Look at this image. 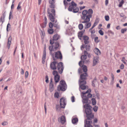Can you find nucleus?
<instances>
[{
    "mask_svg": "<svg viewBox=\"0 0 127 127\" xmlns=\"http://www.w3.org/2000/svg\"><path fill=\"white\" fill-rule=\"evenodd\" d=\"M85 47L86 50V51H89L90 49V47L89 45L88 44L87 45H86L85 46L84 45H83L81 47V49L82 50V48H84Z\"/></svg>",
    "mask_w": 127,
    "mask_h": 127,
    "instance_id": "a211bd4d",
    "label": "nucleus"
},
{
    "mask_svg": "<svg viewBox=\"0 0 127 127\" xmlns=\"http://www.w3.org/2000/svg\"><path fill=\"white\" fill-rule=\"evenodd\" d=\"M51 13L50 12V11L48 9L47 12L49 15V18L50 20L53 22H54L55 23H56L57 22V20L56 19L55 17V12L54 9H51Z\"/></svg>",
    "mask_w": 127,
    "mask_h": 127,
    "instance_id": "20e7f679",
    "label": "nucleus"
},
{
    "mask_svg": "<svg viewBox=\"0 0 127 127\" xmlns=\"http://www.w3.org/2000/svg\"><path fill=\"white\" fill-rule=\"evenodd\" d=\"M46 80V82L47 83L48 82V77L47 76H46L45 77Z\"/></svg>",
    "mask_w": 127,
    "mask_h": 127,
    "instance_id": "052dcab7",
    "label": "nucleus"
},
{
    "mask_svg": "<svg viewBox=\"0 0 127 127\" xmlns=\"http://www.w3.org/2000/svg\"><path fill=\"white\" fill-rule=\"evenodd\" d=\"M98 59L99 57L98 56L94 57L93 64V66H95L97 63L98 61Z\"/></svg>",
    "mask_w": 127,
    "mask_h": 127,
    "instance_id": "f3484780",
    "label": "nucleus"
},
{
    "mask_svg": "<svg viewBox=\"0 0 127 127\" xmlns=\"http://www.w3.org/2000/svg\"><path fill=\"white\" fill-rule=\"evenodd\" d=\"M57 67L59 73L60 74L62 73L64 69L63 63L61 62L58 63Z\"/></svg>",
    "mask_w": 127,
    "mask_h": 127,
    "instance_id": "9d476101",
    "label": "nucleus"
},
{
    "mask_svg": "<svg viewBox=\"0 0 127 127\" xmlns=\"http://www.w3.org/2000/svg\"><path fill=\"white\" fill-rule=\"evenodd\" d=\"M85 32V30H83L81 31L78 33V37L80 39H81V37H82Z\"/></svg>",
    "mask_w": 127,
    "mask_h": 127,
    "instance_id": "6ab92c4d",
    "label": "nucleus"
},
{
    "mask_svg": "<svg viewBox=\"0 0 127 127\" xmlns=\"http://www.w3.org/2000/svg\"><path fill=\"white\" fill-rule=\"evenodd\" d=\"M52 74L54 76V80L55 83L58 82L60 80V76L58 74V72L56 70L53 71Z\"/></svg>",
    "mask_w": 127,
    "mask_h": 127,
    "instance_id": "9b49d317",
    "label": "nucleus"
},
{
    "mask_svg": "<svg viewBox=\"0 0 127 127\" xmlns=\"http://www.w3.org/2000/svg\"><path fill=\"white\" fill-rule=\"evenodd\" d=\"M83 25L81 23L79 24L78 25V28L80 30H82L83 28Z\"/></svg>",
    "mask_w": 127,
    "mask_h": 127,
    "instance_id": "e433bc0d",
    "label": "nucleus"
},
{
    "mask_svg": "<svg viewBox=\"0 0 127 127\" xmlns=\"http://www.w3.org/2000/svg\"><path fill=\"white\" fill-rule=\"evenodd\" d=\"M7 124L8 123L6 121L3 122L2 123V125L3 126H5L6 125H7Z\"/></svg>",
    "mask_w": 127,
    "mask_h": 127,
    "instance_id": "603ef678",
    "label": "nucleus"
},
{
    "mask_svg": "<svg viewBox=\"0 0 127 127\" xmlns=\"http://www.w3.org/2000/svg\"><path fill=\"white\" fill-rule=\"evenodd\" d=\"M85 111L86 114V119L85 121V127H93L91 125L92 120L94 117V114L92 113V107L89 104H86L84 106Z\"/></svg>",
    "mask_w": 127,
    "mask_h": 127,
    "instance_id": "f03ea898",
    "label": "nucleus"
},
{
    "mask_svg": "<svg viewBox=\"0 0 127 127\" xmlns=\"http://www.w3.org/2000/svg\"><path fill=\"white\" fill-rule=\"evenodd\" d=\"M105 20L106 21H108L109 20V17L108 16H106L105 17Z\"/></svg>",
    "mask_w": 127,
    "mask_h": 127,
    "instance_id": "3c124183",
    "label": "nucleus"
},
{
    "mask_svg": "<svg viewBox=\"0 0 127 127\" xmlns=\"http://www.w3.org/2000/svg\"><path fill=\"white\" fill-rule=\"evenodd\" d=\"M71 99L72 102H74L75 101V97L74 96H72L71 98Z\"/></svg>",
    "mask_w": 127,
    "mask_h": 127,
    "instance_id": "6e6d98bb",
    "label": "nucleus"
},
{
    "mask_svg": "<svg viewBox=\"0 0 127 127\" xmlns=\"http://www.w3.org/2000/svg\"><path fill=\"white\" fill-rule=\"evenodd\" d=\"M54 60H56L57 59L61 60L62 59V54L60 51L54 52L51 55Z\"/></svg>",
    "mask_w": 127,
    "mask_h": 127,
    "instance_id": "423d86ee",
    "label": "nucleus"
},
{
    "mask_svg": "<svg viewBox=\"0 0 127 127\" xmlns=\"http://www.w3.org/2000/svg\"><path fill=\"white\" fill-rule=\"evenodd\" d=\"M83 39L84 40V42L85 44H88L89 42L88 41L89 37L87 36H83Z\"/></svg>",
    "mask_w": 127,
    "mask_h": 127,
    "instance_id": "4be33fe9",
    "label": "nucleus"
},
{
    "mask_svg": "<svg viewBox=\"0 0 127 127\" xmlns=\"http://www.w3.org/2000/svg\"><path fill=\"white\" fill-rule=\"evenodd\" d=\"M92 104L93 105H95L96 104V101L94 98H93L92 99Z\"/></svg>",
    "mask_w": 127,
    "mask_h": 127,
    "instance_id": "c9c22d12",
    "label": "nucleus"
},
{
    "mask_svg": "<svg viewBox=\"0 0 127 127\" xmlns=\"http://www.w3.org/2000/svg\"><path fill=\"white\" fill-rule=\"evenodd\" d=\"M58 120L62 125L64 124L66 121L65 117L64 115L62 116L60 118H59Z\"/></svg>",
    "mask_w": 127,
    "mask_h": 127,
    "instance_id": "4468645a",
    "label": "nucleus"
},
{
    "mask_svg": "<svg viewBox=\"0 0 127 127\" xmlns=\"http://www.w3.org/2000/svg\"><path fill=\"white\" fill-rule=\"evenodd\" d=\"M5 12L3 14L2 16L1 17L0 19V21H1L2 23V24L4 21V18L5 16Z\"/></svg>",
    "mask_w": 127,
    "mask_h": 127,
    "instance_id": "cd10ccee",
    "label": "nucleus"
},
{
    "mask_svg": "<svg viewBox=\"0 0 127 127\" xmlns=\"http://www.w3.org/2000/svg\"><path fill=\"white\" fill-rule=\"evenodd\" d=\"M75 6H77V4L73 1H72L71 2V5H70L69 7L68 10L70 11H72Z\"/></svg>",
    "mask_w": 127,
    "mask_h": 127,
    "instance_id": "2eb2a0df",
    "label": "nucleus"
},
{
    "mask_svg": "<svg viewBox=\"0 0 127 127\" xmlns=\"http://www.w3.org/2000/svg\"><path fill=\"white\" fill-rule=\"evenodd\" d=\"M64 5L65 6H66L68 4V3L66 0H64Z\"/></svg>",
    "mask_w": 127,
    "mask_h": 127,
    "instance_id": "bf43d9fd",
    "label": "nucleus"
},
{
    "mask_svg": "<svg viewBox=\"0 0 127 127\" xmlns=\"http://www.w3.org/2000/svg\"><path fill=\"white\" fill-rule=\"evenodd\" d=\"M10 26L11 25L9 23H8L7 25L6 28V30L7 32L9 31L10 30Z\"/></svg>",
    "mask_w": 127,
    "mask_h": 127,
    "instance_id": "473e14b6",
    "label": "nucleus"
},
{
    "mask_svg": "<svg viewBox=\"0 0 127 127\" xmlns=\"http://www.w3.org/2000/svg\"><path fill=\"white\" fill-rule=\"evenodd\" d=\"M28 75V71H26L25 73V77L26 78H27Z\"/></svg>",
    "mask_w": 127,
    "mask_h": 127,
    "instance_id": "13d9d810",
    "label": "nucleus"
},
{
    "mask_svg": "<svg viewBox=\"0 0 127 127\" xmlns=\"http://www.w3.org/2000/svg\"><path fill=\"white\" fill-rule=\"evenodd\" d=\"M84 55H82L81 57V60H82L83 62L85 63H88L89 62V60H86L87 58V55L88 54V53L86 51L84 52Z\"/></svg>",
    "mask_w": 127,
    "mask_h": 127,
    "instance_id": "1a4fd4ad",
    "label": "nucleus"
},
{
    "mask_svg": "<svg viewBox=\"0 0 127 127\" xmlns=\"http://www.w3.org/2000/svg\"><path fill=\"white\" fill-rule=\"evenodd\" d=\"M98 38L97 37H96L95 38V42L96 43H97L99 42V41L98 40Z\"/></svg>",
    "mask_w": 127,
    "mask_h": 127,
    "instance_id": "a18cd8bd",
    "label": "nucleus"
},
{
    "mask_svg": "<svg viewBox=\"0 0 127 127\" xmlns=\"http://www.w3.org/2000/svg\"><path fill=\"white\" fill-rule=\"evenodd\" d=\"M124 65L123 64H122L120 66V68L121 69H123L124 68Z\"/></svg>",
    "mask_w": 127,
    "mask_h": 127,
    "instance_id": "680f3d73",
    "label": "nucleus"
},
{
    "mask_svg": "<svg viewBox=\"0 0 127 127\" xmlns=\"http://www.w3.org/2000/svg\"><path fill=\"white\" fill-rule=\"evenodd\" d=\"M98 121V120L96 118H95L94 120H93V124L94 125H95V123H97Z\"/></svg>",
    "mask_w": 127,
    "mask_h": 127,
    "instance_id": "c03bdc74",
    "label": "nucleus"
},
{
    "mask_svg": "<svg viewBox=\"0 0 127 127\" xmlns=\"http://www.w3.org/2000/svg\"><path fill=\"white\" fill-rule=\"evenodd\" d=\"M59 96V93L58 92H56L54 94V97L58 98Z\"/></svg>",
    "mask_w": 127,
    "mask_h": 127,
    "instance_id": "58836bf2",
    "label": "nucleus"
},
{
    "mask_svg": "<svg viewBox=\"0 0 127 127\" xmlns=\"http://www.w3.org/2000/svg\"><path fill=\"white\" fill-rule=\"evenodd\" d=\"M21 3L22 2H20L18 4V5L17 8V10H19L20 8H21V7L20 6V5Z\"/></svg>",
    "mask_w": 127,
    "mask_h": 127,
    "instance_id": "49530a36",
    "label": "nucleus"
},
{
    "mask_svg": "<svg viewBox=\"0 0 127 127\" xmlns=\"http://www.w3.org/2000/svg\"><path fill=\"white\" fill-rule=\"evenodd\" d=\"M94 51L95 53L98 55H99L101 54V52L99 50L96 48L94 49Z\"/></svg>",
    "mask_w": 127,
    "mask_h": 127,
    "instance_id": "a878e982",
    "label": "nucleus"
},
{
    "mask_svg": "<svg viewBox=\"0 0 127 127\" xmlns=\"http://www.w3.org/2000/svg\"><path fill=\"white\" fill-rule=\"evenodd\" d=\"M60 36L58 34H56L54 35L52 40H53V41H57L60 38Z\"/></svg>",
    "mask_w": 127,
    "mask_h": 127,
    "instance_id": "412c9836",
    "label": "nucleus"
},
{
    "mask_svg": "<svg viewBox=\"0 0 127 127\" xmlns=\"http://www.w3.org/2000/svg\"><path fill=\"white\" fill-rule=\"evenodd\" d=\"M93 13V11L91 9H89L88 11L84 10L82 12L80 22L85 24L84 25L85 29L90 28L91 26V23L89 22L90 18L92 17Z\"/></svg>",
    "mask_w": 127,
    "mask_h": 127,
    "instance_id": "f257e3e1",
    "label": "nucleus"
},
{
    "mask_svg": "<svg viewBox=\"0 0 127 127\" xmlns=\"http://www.w3.org/2000/svg\"><path fill=\"white\" fill-rule=\"evenodd\" d=\"M108 3V0H106L105 1V4L106 5H107Z\"/></svg>",
    "mask_w": 127,
    "mask_h": 127,
    "instance_id": "338daca9",
    "label": "nucleus"
},
{
    "mask_svg": "<svg viewBox=\"0 0 127 127\" xmlns=\"http://www.w3.org/2000/svg\"><path fill=\"white\" fill-rule=\"evenodd\" d=\"M48 32L50 34H52L54 32L53 29L52 28L48 29Z\"/></svg>",
    "mask_w": 127,
    "mask_h": 127,
    "instance_id": "2f4dec72",
    "label": "nucleus"
},
{
    "mask_svg": "<svg viewBox=\"0 0 127 127\" xmlns=\"http://www.w3.org/2000/svg\"><path fill=\"white\" fill-rule=\"evenodd\" d=\"M44 20H45L44 22L45 23V24L46 25V24H47V19L46 17V16H45L44 17ZM45 25L44 26V27H45Z\"/></svg>",
    "mask_w": 127,
    "mask_h": 127,
    "instance_id": "09e8293b",
    "label": "nucleus"
},
{
    "mask_svg": "<svg viewBox=\"0 0 127 127\" xmlns=\"http://www.w3.org/2000/svg\"><path fill=\"white\" fill-rule=\"evenodd\" d=\"M12 17V11H10L9 13V20Z\"/></svg>",
    "mask_w": 127,
    "mask_h": 127,
    "instance_id": "37998d69",
    "label": "nucleus"
},
{
    "mask_svg": "<svg viewBox=\"0 0 127 127\" xmlns=\"http://www.w3.org/2000/svg\"><path fill=\"white\" fill-rule=\"evenodd\" d=\"M111 76L112 79L111 80V83L113 84L114 82V75L112 73L111 74Z\"/></svg>",
    "mask_w": 127,
    "mask_h": 127,
    "instance_id": "72a5a7b5",
    "label": "nucleus"
},
{
    "mask_svg": "<svg viewBox=\"0 0 127 127\" xmlns=\"http://www.w3.org/2000/svg\"><path fill=\"white\" fill-rule=\"evenodd\" d=\"M91 91V89H89L86 92H83L82 93V98L83 100L82 102L84 103H87L88 102V101L89 99L87 97L86 94L89 93H90Z\"/></svg>",
    "mask_w": 127,
    "mask_h": 127,
    "instance_id": "0eeeda50",
    "label": "nucleus"
},
{
    "mask_svg": "<svg viewBox=\"0 0 127 127\" xmlns=\"http://www.w3.org/2000/svg\"><path fill=\"white\" fill-rule=\"evenodd\" d=\"M56 108L57 110H58L59 109H60L59 106V105H57L56 106Z\"/></svg>",
    "mask_w": 127,
    "mask_h": 127,
    "instance_id": "e2e57ef3",
    "label": "nucleus"
},
{
    "mask_svg": "<svg viewBox=\"0 0 127 127\" xmlns=\"http://www.w3.org/2000/svg\"><path fill=\"white\" fill-rule=\"evenodd\" d=\"M46 24H46L45 25V27H43V26L44 27V26L45 25V22H44L43 23H42V24H41V27L43 28H45V27H46Z\"/></svg>",
    "mask_w": 127,
    "mask_h": 127,
    "instance_id": "5fc2aeb1",
    "label": "nucleus"
},
{
    "mask_svg": "<svg viewBox=\"0 0 127 127\" xmlns=\"http://www.w3.org/2000/svg\"><path fill=\"white\" fill-rule=\"evenodd\" d=\"M49 3L51 5H50V7L51 8L54 9L55 7V5L54 4L55 2L51 1V0H49Z\"/></svg>",
    "mask_w": 127,
    "mask_h": 127,
    "instance_id": "bb28decb",
    "label": "nucleus"
},
{
    "mask_svg": "<svg viewBox=\"0 0 127 127\" xmlns=\"http://www.w3.org/2000/svg\"><path fill=\"white\" fill-rule=\"evenodd\" d=\"M87 97H88V98L89 99V98H91L92 96V95L90 93H89L88 94L87 96Z\"/></svg>",
    "mask_w": 127,
    "mask_h": 127,
    "instance_id": "8fccbe9b",
    "label": "nucleus"
},
{
    "mask_svg": "<svg viewBox=\"0 0 127 127\" xmlns=\"http://www.w3.org/2000/svg\"><path fill=\"white\" fill-rule=\"evenodd\" d=\"M79 10V9L78 7H76V6H75L74 7L73 12L74 13H77V12Z\"/></svg>",
    "mask_w": 127,
    "mask_h": 127,
    "instance_id": "c85d7f7f",
    "label": "nucleus"
},
{
    "mask_svg": "<svg viewBox=\"0 0 127 127\" xmlns=\"http://www.w3.org/2000/svg\"><path fill=\"white\" fill-rule=\"evenodd\" d=\"M98 32L101 35H103V32L101 30H100Z\"/></svg>",
    "mask_w": 127,
    "mask_h": 127,
    "instance_id": "864d4df0",
    "label": "nucleus"
},
{
    "mask_svg": "<svg viewBox=\"0 0 127 127\" xmlns=\"http://www.w3.org/2000/svg\"><path fill=\"white\" fill-rule=\"evenodd\" d=\"M50 90V92H52L54 90V85L52 82V79H51V81L49 85Z\"/></svg>",
    "mask_w": 127,
    "mask_h": 127,
    "instance_id": "b1692460",
    "label": "nucleus"
},
{
    "mask_svg": "<svg viewBox=\"0 0 127 127\" xmlns=\"http://www.w3.org/2000/svg\"><path fill=\"white\" fill-rule=\"evenodd\" d=\"M84 63L85 64V63H83V61L82 60L81 61H80L79 62V65L80 67H82V66L84 65H83V64Z\"/></svg>",
    "mask_w": 127,
    "mask_h": 127,
    "instance_id": "4c0bfd02",
    "label": "nucleus"
},
{
    "mask_svg": "<svg viewBox=\"0 0 127 127\" xmlns=\"http://www.w3.org/2000/svg\"><path fill=\"white\" fill-rule=\"evenodd\" d=\"M99 21L97 19L95 20L94 24L93 25L95 26V27L97 24L98 23Z\"/></svg>",
    "mask_w": 127,
    "mask_h": 127,
    "instance_id": "ea45409f",
    "label": "nucleus"
},
{
    "mask_svg": "<svg viewBox=\"0 0 127 127\" xmlns=\"http://www.w3.org/2000/svg\"><path fill=\"white\" fill-rule=\"evenodd\" d=\"M49 49L50 51V54L51 55L53 53L52 51H55L53 45L51 44V46H49Z\"/></svg>",
    "mask_w": 127,
    "mask_h": 127,
    "instance_id": "393cba45",
    "label": "nucleus"
},
{
    "mask_svg": "<svg viewBox=\"0 0 127 127\" xmlns=\"http://www.w3.org/2000/svg\"><path fill=\"white\" fill-rule=\"evenodd\" d=\"M60 105L61 108H64L66 105V99L62 97L60 99Z\"/></svg>",
    "mask_w": 127,
    "mask_h": 127,
    "instance_id": "f8f14e48",
    "label": "nucleus"
},
{
    "mask_svg": "<svg viewBox=\"0 0 127 127\" xmlns=\"http://www.w3.org/2000/svg\"><path fill=\"white\" fill-rule=\"evenodd\" d=\"M44 49L43 51V55L42 58V63L44 64L45 62V60L46 56V52L45 48H44Z\"/></svg>",
    "mask_w": 127,
    "mask_h": 127,
    "instance_id": "dca6fc26",
    "label": "nucleus"
},
{
    "mask_svg": "<svg viewBox=\"0 0 127 127\" xmlns=\"http://www.w3.org/2000/svg\"><path fill=\"white\" fill-rule=\"evenodd\" d=\"M67 88V85L65 82L63 80H61L60 82L59 85L58 86V90L64 91Z\"/></svg>",
    "mask_w": 127,
    "mask_h": 127,
    "instance_id": "39448f33",
    "label": "nucleus"
},
{
    "mask_svg": "<svg viewBox=\"0 0 127 127\" xmlns=\"http://www.w3.org/2000/svg\"><path fill=\"white\" fill-rule=\"evenodd\" d=\"M85 7V6H81L80 7V10H82L84 9Z\"/></svg>",
    "mask_w": 127,
    "mask_h": 127,
    "instance_id": "774afa93",
    "label": "nucleus"
},
{
    "mask_svg": "<svg viewBox=\"0 0 127 127\" xmlns=\"http://www.w3.org/2000/svg\"><path fill=\"white\" fill-rule=\"evenodd\" d=\"M54 24H53L52 22H50L49 23V26L50 28H52Z\"/></svg>",
    "mask_w": 127,
    "mask_h": 127,
    "instance_id": "a19ab883",
    "label": "nucleus"
},
{
    "mask_svg": "<svg viewBox=\"0 0 127 127\" xmlns=\"http://www.w3.org/2000/svg\"><path fill=\"white\" fill-rule=\"evenodd\" d=\"M58 63L55 61L52 62L50 64L51 68L53 70L56 69L57 68V64Z\"/></svg>",
    "mask_w": 127,
    "mask_h": 127,
    "instance_id": "ddd939ff",
    "label": "nucleus"
},
{
    "mask_svg": "<svg viewBox=\"0 0 127 127\" xmlns=\"http://www.w3.org/2000/svg\"><path fill=\"white\" fill-rule=\"evenodd\" d=\"M78 118H75L72 119V121L73 124H75L78 122Z\"/></svg>",
    "mask_w": 127,
    "mask_h": 127,
    "instance_id": "c756f323",
    "label": "nucleus"
},
{
    "mask_svg": "<svg viewBox=\"0 0 127 127\" xmlns=\"http://www.w3.org/2000/svg\"><path fill=\"white\" fill-rule=\"evenodd\" d=\"M96 77H95L94 79H93L92 82V86L94 87H95V83L96 82Z\"/></svg>",
    "mask_w": 127,
    "mask_h": 127,
    "instance_id": "7c9ffc66",
    "label": "nucleus"
},
{
    "mask_svg": "<svg viewBox=\"0 0 127 127\" xmlns=\"http://www.w3.org/2000/svg\"><path fill=\"white\" fill-rule=\"evenodd\" d=\"M78 72L79 74L81 73L80 75V78L78 82L79 89L80 88L82 90H85L88 87L85 85L86 84V80L87 77L88 76V75L87 73H83L81 68L78 69Z\"/></svg>",
    "mask_w": 127,
    "mask_h": 127,
    "instance_id": "7ed1b4c3",
    "label": "nucleus"
},
{
    "mask_svg": "<svg viewBox=\"0 0 127 127\" xmlns=\"http://www.w3.org/2000/svg\"><path fill=\"white\" fill-rule=\"evenodd\" d=\"M50 44L53 46L55 51H56L59 49V47L60 46V45L58 42H55L53 41V40H52V39H51L50 40Z\"/></svg>",
    "mask_w": 127,
    "mask_h": 127,
    "instance_id": "6e6552de",
    "label": "nucleus"
},
{
    "mask_svg": "<svg viewBox=\"0 0 127 127\" xmlns=\"http://www.w3.org/2000/svg\"><path fill=\"white\" fill-rule=\"evenodd\" d=\"M56 23H55L54 22V23H53V24H54L53 26L54 27H57V26H58V24H56Z\"/></svg>",
    "mask_w": 127,
    "mask_h": 127,
    "instance_id": "0e129e2a",
    "label": "nucleus"
},
{
    "mask_svg": "<svg viewBox=\"0 0 127 127\" xmlns=\"http://www.w3.org/2000/svg\"><path fill=\"white\" fill-rule=\"evenodd\" d=\"M98 108V107L97 106H95L93 108V109L94 110V111L95 112H96L97 111V110Z\"/></svg>",
    "mask_w": 127,
    "mask_h": 127,
    "instance_id": "de8ad7c7",
    "label": "nucleus"
},
{
    "mask_svg": "<svg viewBox=\"0 0 127 127\" xmlns=\"http://www.w3.org/2000/svg\"><path fill=\"white\" fill-rule=\"evenodd\" d=\"M125 58L124 57H123L122 58V59L121 60L125 64H126V63L125 61Z\"/></svg>",
    "mask_w": 127,
    "mask_h": 127,
    "instance_id": "4d7b16f0",
    "label": "nucleus"
},
{
    "mask_svg": "<svg viewBox=\"0 0 127 127\" xmlns=\"http://www.w3.org/2000/svg\"><path fill=\"white\" fill-rule=\"evenodd\" d=\"M12 40V38L11 36H10L9 37L7 43V46L8 49L10 48V45L11 43V41Z\"/></svg>",
    "mask_w": 127,
    "mask_h": 127,
    "instance_id": "5701e85b",
    "label": "nucleus"
},
{
    "mask_svg": "<svg viewBox=\"0 0 127 127\" xmlns=\"http://www.w3.org/2000/svg\"><path fill=\"white\" fill-rule=\"evenodd\" d=\"M124 1L123 0H122L120 2L118 6L119 7H121L123 4H124Z\"/></svg>",
    "mask_w": 127,
    "mask_h": 127,
    "instance_id": "f704fd0d",
    "label": "nucleus"
},
{
    "mask_svg": "<svg viewBox=\"0 0 127 127\" xmlns=\"http://www.w3.org/2000/svg\"><path fill=\"white\" fill-rule=\"evenodd\" d=\"M81 68L82 71L83 73H87V67L85 65H83L81 67H80Z\"/></svg>",
    "mask_w": 127,
    "mask_h": 127,
    "instance_id": "aec40b11",
    "label": "nucleus"
},
{
    "mask_svg": "<svg viewBox=\"0 0 127 127\" xmlns=\"http://www.w3.org/2000/svg\"><path fill=\"white\" fill-rule=\"evenodd\" d=\"M44 108H45V113H46V112L47 109L46 108L45 103V104H44Z\"/></svg>",
    "mask_w": 127,
    "mask_h": 127,
    "instance_id": "69168bd1",
    "label": "nucleus"
},
{
    "mask_svg": "<svg viewBox=\"0 0 127 127\" xmlns=\"http://www.w3.org/2000/svg\"><path fill=\"white\" fill-rule=\"evenodd\" d=\"M127 30L126 28L122 29L121 30V32L122 33H124V32H126Z\"/></svg>",
    "mask_w": 127,
    "mask_h": 127,
    "instance_id": "79ce46f5",
    "label": "nucleus"
}]
</instances>
